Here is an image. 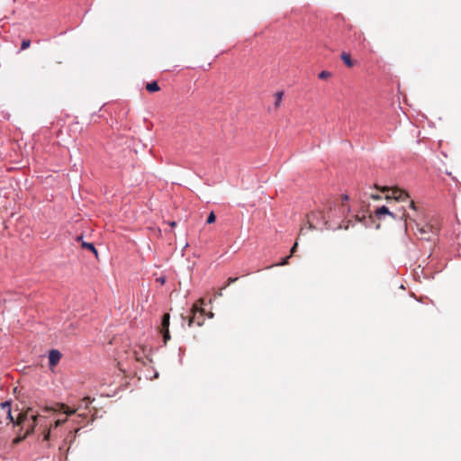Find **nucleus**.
<instances>
[{
    "label": "nucleus",
    "mask_w": 461,
    "mask_h": 461,
    "mask_svg": "<svg viewBox=\"0 0 461 461\" xmlns=\"http://www.w3.org/2000/svg\"><path fill=\"white\" fill-rule=\"evenodd\" d=\"M215 220H216L215 214H214V212H212L208 215V217H207V221H207V223H208V224H211V223H213V222L215 221Z\"/></svg>",
    "instance_id": "15"
},
{
    "label": "nucleus",
    "mask_w": 461,
    "mask_h": 461,
    "mask_svg": "<svg viewBox=\"0 0 461 461\" xmlns=\"http://www.w3.org/2000/svg\"><path fill=\"white\" fill-rule=\"evenodd\" d=\"M291 255L285 257L280 263L275 264L274 266H285L288 264V259L290 258Z\"/></svg>",
    "instance_id": "18"
},
{
    "label": "nucleus",
    "mask_w": 461,
    "mask_h": 461,
    "mask_svg": "<svg viewBox=\"0 0 461 461\" xmlns=\"http://www.w3.org/2000/svg\"><path fill=\"white\" fill-rule=\"evenodd\" d=\"M318 77L320 79L326 80L331 77V73L327 70H322L321 73H319Z\"/></svg>",
    "instance_id": "13"
},
{
    "label": "nucleus",
    "mask_w": 461,
    "mask_h": 461,
    "mask_svg": "<svg viewBox=\"0 0 461 461\" xmlns=\"http://www.w3.org/2000/svg\"><path fill=\"white\" fill-rule=\"evenodd\" d=\"M61 353L57 350V349H51L49 353V363H50V367H53V366H56L60 358H61Z\"/></svg>",
    "instance_id": "5"
},
{
    "label": "nucleus",
    "mask_w": 461,
    "mask_h": 461,
    "mask_svg": "<svg viewBox=\"0 0 461 461\" xmlns=\"http://www.w3.org/2000/svg\"><path fill=\"white\" fill-rule=\"evenodd\" d=\"M275 96H276L275 106L277 108L280 105V103L283 99V92L276 93Z\"/></svg>",
    "instance_id": "14"
},
{
    "label": "nucleus",
    "mask_w": 461,
    "mask_h": 461,
    "mask_svg": "<svg viewBox=\"0 0 461 461\" xmlns=\"http://www.w3.org/2000/svg\"><path fill=\"white\" fill-rule=\"evenodd\" d=\"M91 399L89 397H85L82 399L83 404H85V407L87 408L88 404L91 402Z\"/></svg>",
    "instance_id": "20"
},
{
    "label": "nucleus",
    "mask_w": 461,
    "mask_h": 461,
    "mask_svg": "<svg viewBox=\"0 0 461 461\" xmlns=\"http://www.w3.org/2000/svg\"><path fill=\"white\" fill-rule=\"evenodd\" d=\"M225 288H226V286H224V287L221 288V289H220V291L217 293V294H216V295H217V296H222V290H223V289H225Z\"/></svg>",
    "instance_id": "27"
},
{
    "label": "nucleus",
    "mask_w": 461,
    "mask_h": 461,
    "mask_svg": "<svg viewBox=\"0 0 461 461\" xmlns=\"http://www.w3.org/2000/svg\"><path fill=\"white\" fill-rule=\"evenodd\" d=\"M407 217H408V215L405 212H402V214L401 216V219H404V221H407Z\"/></svg>",
    "instance_id": "28"
},
{
    "label": "nucleus",
    "mask_w": 461,
    "mask_h": 461,
    "mask_svg": "<svg viewBox=\"0 0 461 461\" xmlns=\"http://www.w3.org/2000/svg\"><path fill=\"white\" fill-rule=\"evenodd\" d=\"M7 419L10 420V422H12L14 425H15L16 420H14V418L12 414L11 408H9V410L7 411Z\"/></svg>",
    "instance_id": "16"
},
{
    "label": "nucleus",
    "mask_w": 461,
    "mask_h": 461,
    "mask_svg": "<svg viewBox=\"0 0 461 461\" xmlns=\"http://www.w3.org/2000/svg\"><path fill=\"white\" fill-rule=\"evenodd\" d=\"M417 230L419 231L420 233V239H423V240H429L430 237L428 236V234L432 231V227L429 226V225H424V226H421L420 227L418 224H417Z\"/></svg>",
    "instance_id": "8"
},
{
    "label": "nucleus",
    "mask_w": 461,
    "mask_h": 461,
    "mask_svg": "<svg viewBox=\"0 0 461 461\" xmlns=\"http://www.w3.org/2000/svg\"><path fill=\"white\" fill-rule=\"evenodd\" d=\"M342 200H343V201H348V195H344V196L342 197Z\"/></svg>",
    "instance_id": "31"
},
{
    "label": "nucleus",
    "mask_w": 461,
    "mask_h": 461,
    "mask_svg": "<svg viewBox=\"0 0 461 461\" xmlns=\"http://www.w3.org/2000/svg\"><path fill=\"white\" fill-rule=\"evenodd\" d=\"M50 429H48V430L46 431V433L44 434L43 439H44L45 441H48V440L50 439Z\"/></svg>",
    "instance_id": "22"
},
{
    "label": "nucleus",
    "mask_w": 461,
    "mask_h": 461,
    "mask_svg": "<svg viewBox=\"0 0 461 461\" xmlns=\"http://www.w3.org/2000/svg\"><path fill=\"white\" fill-rule=\"evenodd\" d=\"M343 206H344V203H341V207L339 209H342L343 210Z\"/></svg>",
    "instance_id": "32"
},
{
    "label": "nucleus",
    "mask_w": 461,
    "mask_h": 461,
    "mask_svg": "<svg viewBox=\"0 0 461 461\" xmlns=\"http://www.w3.org/2000/svg\"><path fill=\"white\" fill-rule=\"evenodd\" d=\"M169 313H165L162 317L160 325V333L163 335V340L165 344L171 339L169 334Z\"/></svg>",
    "instance_id": "4"
},
{
    "label": "nucleus",
    "mask_w": 461,
    "mask_h": 461,
    "mask_svg": "<svg viewBox=\"0 0 461 461\" xmlns=\"http://www.w3.org/2000/svg\"><path fill=\"white\" fill-rule=\"evenodd\" d=\"M146 89L149 92L153 93V92L158 91L160 89V87L156 81H153V82L148 83L146 85Z\"/></svg>",
    "instance_id": "11"
},
{
    "label": "nucleus",
    "mask_w": 461,
    "mask_h": 461,
    "mask_svg": "<svg viewBox=\"0 0 461 461\" xmlns=\"http://www.w3.org/2000/svg\"><path fill=\"white\" fill-rule=\"evenodd\" d=\"M40 417H41L40 415L32 414V416H31V422L28 425V428L26 429L25 433L23 436H17L13 440V444L14 445H17V444L21 443L26 437H28L29 435H31L33 432L34 428L37 425L38 419Z\"/></svg>",
    "instance_id": "3"
},
{
    "label": "nucleus",
    "mask_w": 461,
    "mask_h": 461,
    "mask_svg": "<svg viewBox=\"0 0 461 461\" xmlns=\"http://www.w3.org/2000/svg\"><path fill=\"white\" fill-rule=\"evenodd\" d=\"M331 212V207L329 208V212H327L328 213V218L330 219L331 216L330 215V212Z\"/></svg>",
    "instance_id": "30"
},
{
    "label": "nucleus",
    "mask_w": 461,
    "mask_h": 461,
    "mask_svg": "<svg viewBox=\"0 0 461 461\" xmlns=\"http://www.w3.org/2000/svg\"><path fill=\"white\" fill-rule=\"evenodd\" d=\"M169 225L171 227H175L176 225V221H171V222H169Z\"/></svg>",
    "instance_id": "29"
},
{
    "label": "nucleus",
    "mask_w": 461,
    "mask_h": 461,
    "mask_svg": "<svg viewBox=\"0 0 461 461\" xmlns=\"http://www.w3.org/2000/svg\"><path fill=\"white\" fill-rule=\"evenodd\" d=\"M237 280H238V277H229L227 280V285L225 286L227 287L228 285L236 282Z\"/></svg>",
    "instance_id": "21"
},
{
    "label": "nucleus",
    "mask_w": 461,
    "mask_h": 461,
    "mask_svg": "<svg viewBox=\"0 0 461 461\" xmlns=\"http://www.w3.org/2000/svg\"><path fill=\"white\" fill-rule=\"evenodd\" d=\"M381 190L384 193H387L385 194L386 200L393 199L395 201L404 202L409 197V194L404 190H402L397 187L389 188L387 186H384Z\"/></svg>",
    "instance_id": "2"
},
{
    "label": "nucleus",
    "mask_w": 461,
    "mask_h": 461,
    "mask_svg": "<svg viewBox=\"0 0 461 461\" xmlns=\"http://www.w3.org/2000/svg\"><path fill=\"white\" fill-rule=\"evenodd\" d=\"M375 216L378 218V219H382V217L384 215H389L391 216L393 219H396V216L394 215V213H393L392 212L389 211V209L386 207V206H381L379 208H377L375 212Z\"/></svg>",
    "instance_id": "7"
},
{
    "label": "nucleus",
    "mask_w": 461,
    "mask_h": 461,
    "mask_svg": "<svg viewBox=\"0 0 461 461\" xmlns=\"http://www.w3.org/2000/svg\"><path fill=\"white\" fill-rule=\"evenodd\" d=\"M82 248L89 249L90 251H92L95 254L96 258H98V252L93 243H88V242L83 241Z\"/></svg>",
    "instance_id": "12"
},
{
    "label": "nucleus",
    "mask_w": 461,
    "mask_h": 461,
    "mask_svg": "<svg viewBox=\"0 0 461 461\" xmlns=\"http://www.w3.org/2000/svg\"><path fill=\"white\" fill-rule=\"evenodd\" d=\"M57 407H59V411H62L67 415L70 416L76 412L77 410H71L68 405L64 403H57Z\"/></svg>",
    "instance_id": "10"
},
{
    "label": "nucleus",
    "mask_w": 461,
    "mask_h": 461,
    "mask_svg": "<svg viewBox=\"0 0 461 461\" xmlns=\"http://www.w3.org/2000/svg\"><path fill=\"white\" fill-rule=\"evenodd\" d=\"M0 406L2 409H7V411L9 410V408H11V402L10 401H6L5 402H2L0 403Z\"/></svg>",
    "instance_id": "19"
},
{
    "label": "nucleus",
    "mask_w": 461,
    "mask_h": 461,
    "mask_svg": "<svg viewBox=\"0 0 461 461\" xmlns=\"http://www.w3.org/2000/svg\"><path fill=\"white\" fill-rule=\"evenodd\" d=\"M66 420H67L66 419H65V420H58L56 421V423H55V427H59V426H60V425H61V424H63Z\"/></svg>",
    "instance_id": "24"
},
{
    "label": "nucleus",
    "mask_w": 461,
    "mask_h": 461,
    "mask_svg": "<svg viewBox=\"0 0 461 461\" xmlns=\"http://www.w3.org/2000/svg\"><path fill=\"white\" fill-rule=\"evenodd\" d=\"M31 45V41L29 40H24L22 42V46H21V49L22 50H26L27 48H29Z\"/></svg>",
    "instance_id": "17"
},
{
    "label": "nucleus",
    "mask_w": 461,
    "mask_h": 461,
    "mask_svg": "<svg viewBox=\"0 0 461 461\" xmlns=\"http://www.w3.org/2000/svg\"><path fill=\"white\" fill-rule=\"evenodd\" d=\"M410 207H411V209H413V210H416V205H415L414 201H411V202H410Z\"/></svg>",
    "instance_id": "26"
},
{
    "label": "nucleus",
    "mask_w": 461,
    "mask_h": 461,
    "mask_svg": "<svg viewBox=\"0 0 461 461\" xmlns=\"http://www.w3.org/2000/svg\"><path fill=\"white\" fill-rule=\"evenodd\" d=\"M371 198L374 199V200H380L381 199V195H379V194H371Z\"/></svg>",
    "instance_id": "25"
},
{
    "label": "nucleus",
    "mask_w": 461,
    "mask_h": 461,
    "mask_svg": "<svg viewBox=\"0 0 461 461\" xmlns=\"http://www.w3.org/2000/svg\"><path fill=\"white\" fill-rule=\"evenodd\" d=\"M297 246H298V243H297V242H295V243L294 244V246L292 247L291 251H290V255H291V256H292V255L296 251Z\"/></svg>",
    "instance_id": "23"
},
{
    "label": "nucleus",
    "mask_w": 461,
    "mask_h": 461,
    "mask_svg": "<svg viewBox=\"0 0 461 461\" xmlns=\"http://www.w3.org/2000/svg\"><path fill=\"white\" fill-rule=\"evenodd\" d=\"M32 408H28L25 411L19 413L16 419L15 426H20L23 428L25 422L28 420L29 414L32 412Z\"/></svg>",
    "instance_id": "6"
},
{
    "label": "nucleus",
    "mask_w": 461,
    "mask_h": 461,
    "mask_svg": "<svg viewBox=\"0 0 461 461\" xmlns=\"http://www.w3.org/2000/svg\"><path fill=\"white\" fill-rule=\"evenodd\" d=\"M204 303L203 299H199L193 306L192 309V316L189 318L188 325L191 327L193 324L196 323L197 326H201L203 322V314L204 309L202 308V305Z\"/></svg>",
    "instance_id": "1"
},
{
    "label": "nucleus",
    "mask_w": 461,
    "mask_h": 461,
    "mask_svg": "<svg viewBox=\"0 0 461 461\" xmlns=\"http://www.w3.org/2000/svg\"><path fill=\"white\" fill-rule=\"evenodd\" d=\"M340 59L341 60L343 61V63L348 67V68H352L355 66V61L351 59V56L349 53L348 52H342L340 54Z\"/></svg>",
    "instance_id": "9"
}]
</instances>
